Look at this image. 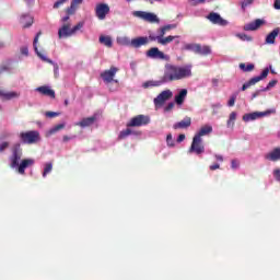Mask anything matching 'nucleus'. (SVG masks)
<instances>
[{
    "label": "nucleus",
    "mask_w": 280,
    "mask_h": 280,
    "mask_svg": "<svg viewBox=\"0 0 280 280\" xmlns=\"http://www.w3.org/2000/svg\"><path fill=\"white\" fill-rule=\"evenodd\" d=\"M189 154H205V143H202V138H198V136H194L191 145L188 150Z\"/></svg>",
    "instance_id": "5"
},
{
    "label": "nucleus",
    "mask_w": 280,
    "mask_h": 280,
    "mask_svg": "<svg viewBox=\"0 0 280 280\" xmlns=\"http://www.w3.org/2000/svg\"><path fill=\"white\" fill-rule=\"evenodd\" d=\"M266 115H270V112H254L245 114L243 116V121H255V119H260V117H266Z\"/></svg>",
    "instance_id": "17"
},
{
    "label": "nucleus",
    "mask_w": 280,
    "mask_h": 280,
    "mask_svg": "<svg viewBox=\"0 0 280 280\" xmlns=\"http://www.w3.org/2000/svg\"><path fill=\"white\" fill-rule=\"evenodd\" d=\"M264 23H266L264 20L256 19L254 22L245 24L243 26V30H244V32H256V30H259V27H261V25H264Z\"/></svg>",
    "instance_id": "16"
},
{
    "label": "nucleus",
    "mask_w": 280,
    "mask_h": 280,
    "mask_svg": "<svg viewBox=\"0 0 280 280\" xmlns=\"http://www.w3.org/2000/svg\"><path fill=\"white\" fill-rule=\"evenodd\" d=\"M173 96L174 93L172 90H164L153 100V104L154 106H163V104H165L167 100H172Z\"/></svg>",
    "instance_id": "10"
},
{
    "label": "nucleus",
    "mask_w": 280,
    "mask_h": 280,
    "mask_svg": "<svg viewBox=\"0 0 280 280\" xmlns=\"http://www.w3.org/2000/svg\"><path fill=\"white\" fill-rule=\"evenodd\" d=\"M67 141H71V138L69 136H63V142L67 143Z\"/></svg>",
    "instance_id": "61"
},
{
    "label": "nucleus",
    "mask_w": 280,
    "mask_h": 280,
    "mask_svg": "<svg viewBox=\"0 0 280 280\" xmlns=\"http://www.w3.org/2000/svg\"><path fill=\"white\" fill-rule=\"evenodd\" d=\"M11 156L9 158L10 161V167L12 170H15V167H19V161L23 158V150L21 149V144H14L11 149Z\"/></svg>",
    "instance_id": "3"
},
{
    "label": "nucleus",
    "mask_w": 280,
    "mask_h": 280,
    "mask_svg": "<svg viewBox=\"0 0 280 280\" xmlns=\"http://www.w3.org/2000/svg\"><path fill=\"white\" fill-rule=\"evenodd\" d=\"M191 126V117H185L183 120L173 125L174 130H185Z\"/></svg>",
    "instance_id": "19"
},
{
    "label": "nucleus",
    "mask_w": 280,
    "mask_h": 280,
    "mask_svg": "<svg viewBox=\"0 0 280 280\" xmlns=\"http://www.w3.org/2000/svg\"><path fill=\"white\" fill-rule=\"evenodd\" d=\"M150 43V38L148 36H140L132 38L129 42L130 47H133L135 49H139L140 47H143Z\"/></svg>",
    "instance_id": "13"
},
{
    "label": "nucleus",
    "mask_w": 280,
    "mask_h": 280,
    "mask_svg": "<svg viewBox=\"0 0 280 280\" xmlns=\"http://www.w3.org/2000/svg\"><path fill=\"white\" fill-rule=\"evenodd\" d=\"M132 16H136L137 19H141L147 23H159V16H156V14L154 13H150L145 11H133Z\"/></svg>",
    "instance_id": "7"
},
{
    "label": "nucleus",
    "mask_w": 280,
    "mask_h": 280,
    "mask_svg": "<svg viewBox=\"0 0 280 280\" xmlns=\"http://www.w3.org/2000/svg\"><path fill=\"white\" fill-rule=\"evenodd\" d=\"M268 73H270V70L268 68L264 69L260 75L254 77L248 82L244 83L241 91H246V89H250V86H255L257 82H261V80H265V78H268Z\"/></svg>",
    "instance_id": "9"
},
{
    "label": "nucleus",
    "mask_w": 280,
    "mask_h": 280,
    "mask_svg": "<svg viewBox=\"0 0 280 280\" xmlns=\"http://www.w3.org/2000/svg\"><path fill=\"white\" fill-rule=\"evenodd\" d=\"M211 132H213V127L211 125H205L199 129L195 137L202 139V137H207V135H211Z\"/></svg>",
    "instance_id": "23"
},
{
    "label": "nucleus",
    "mask_w": 280,
    "mask_h": 280,
    "mask_svg": "<svg viewBox=\"0 0 280 280\" xmlns=\"http://www.w3.org/2000/svg\"><path fill=\"white\" fill-rule=\"evenodd\" d=\"M185 97H187V89H182L179 93L175 96V104L178 106L183 105L185 102Z\"/></svg>",
    "instance_id": "26"
},
{
    "label": "nucleus",
    "mask_w": 280,
    "mask_h": 280,
    "mask_svg": "<svg viewBox=\"0 0 280 280\" xmlns=\"http://www.w3.org/2000/svg\"><path fill=\"white\" fill-rule=\"evenodd\" d=\"M211 172H215V170H220V164H212L210 165Z\"/></svg>",
    "instance_id": "55"
},
{
    "label": "nucleus",
    "mask_w": 280,
    "mask_h": 280,
    "mask_svg": "<svg viewBox=\"0 0 280 280\" xmlns=\"http://www.w3.org/2000/svg\"><path fill=\"white\" fill-rule=\"evenodd\" d=\"M191 65L184 67L166 63L163 82H176L178 80H185V78H191Z\"/></svg>",
    "instance_id": "1"
},
{
    "label": "nucleus",
    "mask_w": 280,
    "mask_h": 280,
    "mask_svg": "<svg viewBox=\"0 0 280 280\" xmlns=\"http://www.w3.org/2000/svg\"><path fill=\"white\" fill-rule=\"evenodd\" d=\"M46 117H48L49 119H54V117H59L60 113H56V112H46L45 113Z\"/></svg>",
    "instance_id": "41"
},
{
    "label": "nucleus",
    "mask_w": 280,
    "mask_h": 280,
    "mask_svg": "<svg viewBox=\"0 0 280 280\" xmlns=\"http://www.w3.org/2000/svg\"><path fill=\"white\" fill-rule=\"evenodd\" d=\"M235 100H237V94H232L228 102V106H230V107L235 106Z\"/></svg>",
    "instance_id": "40"
},
{
    "label": "nucleus",
    "mask_w": 280,
    "mask_h": 280,
    "mask_svg": "<svg viewBox=\"0 0 280 280\" xmlns=\"http://www.w3.org/2000/svg\"><path fill=\"white\" fill-rule=\"evenodd\" d=\"M22 56H28L30 55V49L27 48V46H23L21 49H20Z\"/></svg>",
    "instance_id": "49"
},
{
    "label": "nucleus",
    "mask_w": 280,
    "mask_h": 280,
    "mask_svg": "<svg viewBox=\"0 0 280 280\" xmlns=\"http://www.w3.org/2000/svg\"><path fill=\"white\" fill-rule=\"evenodd\" d=\"M97 118L95 116H91L88 118H83L81 121L77 122L75 126H80V128H89V126H93Z\"/></svg>",
    "instance_id": "24"
},
{
    "label": "nucleus",
    "mask_w": 280,
    "mask_h": 280,
    "mask_svg": "<svg viewBox=\"0 0 280 280\" xmlns=\"http://www.w3.org/2000/svg\"><path fill=\"white\" fill-rule=\"evenodd\" d=\"M165 34H167L166 31H164L163 26L159 30V35H158V43L160 38H165Z\"/></svg>",
    "instance_id": "46"
},
{
    "label": "nucleus",
    "mask_w": 280,
    "mask_h": 280,
    "mask_svg": "<svg viewBox=\"0 0 280 280\" xmlns=\"http://www.w3.org/2000/svg\"><path fill=\"white\" fill-rule=\"evenodd\" d=\"M68 0H58L54 3V9L58 10V8H60V5H65V3H67Z\"/></svg>",
    "instance_id": "44"
},
{
    "label": "nucleus",
    "mask_w": 280,
    "mask_h": 280,
    "mask_svg": "<svg viewBox=\"0 0 280 280\" xmlns=\"http://www.w3.org/2000/svg\"><path fill=\"white\" fill-rule=\"evenodd\" d=\"M25 3H27V5H32V3H34V0H24Z\"/></svg>",
    "instance_id": "64"
},
{
    "label": "nucleus",
    "mask_w": 280,
    "mask_h": 280,
    "mask_svg": "<svg viewBox=\"0 0 280 280\" xmlns=\"http://www.w3.org/2000/svg\"><path fill=\"white\" fill-rule=\"evenodd\" d=\"M207 19L210 23H213V25H221V27L229 25V22L226 20L222 19L220 13L211 12L207 16Z\"/></svg>",
    "instance_id": "12"
},
{
    "label": "nucleus",
    "mask_w": 280,
    "mask_h": 280,
    "mask_svg": "<svg viewBox=\"0 0 280 280\" xmlns=\"http://www.w3.org/2000/svg\"><path fill=\"white\" fill-rule=\"evenodd\" d=\"M164 28L165 32H170L172 30H174V27H176L174 24H168V25H165V26H162Z\"/></svg>",
    "instance_id": "51"
},
{
    "label": "nucleus",
    "mask_w": 280,
    "mask_h": 280,
    "mask_svg": "<svg viewBox=\"0 0 280 280\" xmlns=\"http://www.w3.org/2000/svg\"><path fill=\"white\" fill-rule=\"evenodd\" d=\"M32 165H34V160L33 159H24L16 166V168H18V172L20 174L24 175L25 174V170H27V167H32Z\"/></svg>",
    "instance_id": "18"
},
{
    "label": "nucleus",
    "mask_w": 280,
    "mask_h": 280,
    "mask_svg": "<svg viewBox=\"0 0 280 280\" xmlns=\"http://www.w3.org/2000/svg\"><path fill=\"white\" fill-rule=\"evenodd\" d=\"M255 0H245L241 3L242 10H246L247 5H252Z\"/></svg>",
    "instance_id": "45"
},
{
    "label": "nucleus",
    "mask_w": 280,
    "mask_h": 280,
    "mask_svg": "<svg viewBox=\"0 0 280 280\" xmlns=\"http://www.w3.org/2000/svg\"><path fill=\"white\" fill-rule=\"evenodd\" d=\"M65 124L56 125L49 130L50 135H56V132H59V130H65Z\"/></svg>",
    "instance_id": "35"
},
{
    "label": "nucleus",
    "mask_w": 280,
    "mask_h": 280,
    "mask_svg": "<svg viewBox=\"0 0 280 280\" xmlns=\"http://www.w3.org/2000/svg\"><path fill=\"white\" fill-rule=\"evenodd\" d=\"M237 36L238 38H241V40H247V43H250L253 40V38L246 34H238Z\"/></svg>",
    "instance_id": "42"
},
{
    "label": "nucleus",
    "mask_w": 280,
    "mask_h": 280,
    "mask_svg": "<svg viewBox=\"0 0 280 280\" xmlns=\"http://www.w3.org/2000/svg\"><path fill=\"white\" fill-rule=\"evenodd\" d=\"M0 95L2 97H5L7 100H14V97H19V93H16V92H9V93L0 92Z\"/></svg>",
    "instance_id": "33"
},
{
    "label": "nucleus",
    "mask_w": 280,
    "mask_h": 280,
    "mask_svg": "<svg viewBox=\"0 0 280 280\" xmlns=\"http://www.w3.org/2000/svg\"><path fill=\"white\" fill-rule=\"evenodd\" d=\"M161 84H165V82L162 81H147L142 84L143 89H150V86H161Z\"/></svg>",
    "instance_id": "30"
},
{
    "label": "nucleus",
    "mask_w": 280,
    "mask_h": 280,
    "mask_svg": "<svg viewBox=\"0 0 280 280\" xmlns=\"http://www.w3.org/2000/svg\"><path fill=\"white\" fill-rule=\"evenodd\" d=\"M185 139V135L180 133L177 138V143H183V140Z\"/></svg>",
    "instance_id": "57"
},
{
    "label": "nucleus",
    "mask_w": 280,
    "mask_h": 280,
    "mask_svg": "<svg viewBox=\"0 0 280 280\" xmlns=\"http://www.w3.org/2000/svg\"><path fill=\"white\" fill-rule=\"evenodd\" d=\"M231 165H232V170H237V167H240V164L235 160H232Z\"/></svg>",
    "instance_id": "52"
},
{
    "label": "nucleus",
    "mask_w": 280,
    "mask_h": 280,
    "mask_svg": "<svg viewBox=\"0 0 280 280\" xmlns=\"http://www.w3.org/2000/svg\"><path fill=\"white\" fill-rule=\"evenodd\" d=\"M84 0H72L71 1V3L73 4V5H80V4H82V2H83Z\"/></svg>",
    "instance_id": "58"
},
{
    "label": "nucleus",
    "mask_w": 280,
    "mask_h": 280,
    "mask_svg": "<svg viewBox=\"0 0 280 280\" xmlns=\"http://www.w3.org/2000/svg\"><path fill=\"white\" fill-rule=\"evenodd\" d=\"M8 148H10V143L9 142L0 143V152H4L5 150H8Z\"/></svg>",
    "instance_id": "47"
},
{
    "label": "nucleus",
    "mask_w": 280,
    "mask_h": 280,
    "mask_svg": "<svg viewBox=\"0 0 280 280\" xmlns=\"http://www.w3.org/2000/svg\"><path fill=\"white\" fill-rule=\"evenodd\" d=\"M215 159L217 161H220V162L224 161V158L222 155H215Z\"/></svg>",
    "instance_id": "60"
},
{
    "label": "nucleus",
    "mask_w": 280,
    "mask_h": 280,
    "mask_svg": "<svg viewBox=\"0 0 280 280\" xmlns=\"http://www.w3.org/2000/svg\"><path fill=\"white\" fill-rule=\"evenodd\" d=\"M54 170V165L51 163H47L44 167L43 176H47Z\"/></svg>",
    "instance_id": "38"
},
{
    "label": "nucleus",
    "mask_w": 280,
    "mask_h": 280,
    "mask_svg": "<svg viewBox=\"0 0 280 280\" xmlns=\"http://www.w3.org/2000/svg\"><path fill=\"white\" fill-rule=\"evenodd\" d=\"M82 27H84V22H79L72 28H71L70 23L63 24L62 27H60L58 31V37L59 38H69L70 36H73V35H75V33L80 32V30H82Z\"/></svg>",
    "instance_id": "2"
},
{
    "label": "nucleus",
    "mask_w": 280,
    "mask_h": 280,
    "mask_svg": "<svg viewBox=\"0 0 280 280\" xmlns=\"http://www.w3.org/2000/svg\"><path fill=\"white\" fill-rule=\"evenodd\" d=\"M266 159L267 161H272L273 163L280 161V148H275L266 155Z\"/></svg>",
    "instance_id": "25"
},
{
    "label": "nucleus",
    "mask_w": 280,
    "mask_h": 280,
    "mask_svg": "<svg viewBox=\"0 0 280 280\" xmlns=\"http://www.w3.org/2000/svg\"><path fill=\"white\" fill-rule=\"evenodd\" d=\"M261 91H264V90H257L256 92H254L252 94V100H255V97H259V94L261 93Z\"/></svg>",
    "instance_id": "54"
},
{
    "label": "nucleus",
    "mask_w": 280,
    "mask_h": 280,
    "mask_svg": "<svg viewBox=\"0 0 280 280\" xmlns=\"http://www.w3.org/2000/svg\"><path fill=\"white\" fill-rule=\"evenodd\" d=\"M240 69H242V71H245V72L253 71L255 69V65L248 63L246 66V63H240Z\"/></svg>",
    "instance_id": "34"
},
{
    "label": "nucleus",
    "mask_w": 280,
    "mask_h": 280,
    "mask_svg": "<svg viewBox=\"0 0 280 280\" xmlns=\"http://www.w3.org/2000/svg\"><path fill=\"white\" fill-rule=\"evenodd\" d=\"M207 0H189L190 5H199V3H205Z\"/></svg>",
    "instance_id": "50"
},
{
    "label": "nucleus",
    "mask_w": 280,
    "mask_h": 280,
    "mask_svg": "<svg viewBox=\"0 0 280 280\" xmlns=\"http://www.w3.org/2000/svg\"><path fill=\"white\" fill-rule=\"evenodd\" d=\"M37 93L40 95H46L47 97H51V100H56V91L51 90L47 85H43L36 89Z\"/></svg>",
    "instance_id": "20"
},
{
    "label": "nucleus",
    "mask_w": 280,
    "mask_h": 280,
    "mask_svg": "<svg viewBox=\"0 0 280 280\" xmlns=\"http://www.w3.org/2000/svg\"><path fill=\"white\" fill-rule=\"evenodd\" d=\"M110 7L106 3H98L95 8V14L100 21H104L106 19V15L109 14Z\"/></svg>",
    "instance_id": "11"
},
{
    "label": "nucleus",
    "mask_w": 280,
    "mask_h": 280,
    "mask_svg": "<svg viewBox=\"0 0 280 280\" xmlns=\"http://www.w3.org/2000/svg\"><path fill=\"white\" fill-rule=\"evenodd\" d=\"M130 135H135V131H132V129L127 128L122 131H120L118 139H126V137H130Z\"/></svg>",
    "instance_id": "32"
},
{
    "label": "nucleus",
    "mask_w": 280,
    "mask_h": 280,
    "mask_svg": "<svg viewBox=\"0 0 280 280\" xmlns=\"http://www.w3.org/2000/svg\"><path fill=\"white\" fill-rule=\"evenodd\" d=\"M148 124H150V116L138 115L130 119L127 128H141V126H148Z\"/></svg>",
    "instance_id": "6"
},
{
    "label": "nucleus",
    "mask_w": 280,
    "mask_h": 280,
    "mask_svg": "<svg viewBox=\"0 0 280 280\" xmlns=\"http://www.w3.org/2000/svg\"><path fill=\"white\" fill-rule=\"evenodd\" d=\"M69 16H70V15L63 16V18L61 19L62 23H67V21H69Z\"/></svg>",
    "instance_id": "62"
},
{
    "label": "nucleus",
    "mask_w": 280,
    "mask_h": 280,
    "mask_svg": "<svg viewBox=\"0 0 280 280\" xmlns=\"http://www.w3.org/2000/svg\"><path fill=\"white\" fill-rule=\"evenodd\" d=\"M273 8L275 10H280V0H275Z\"/></svg>",
    "instance_id": "56"
},
{
    "label": "nucleus",
    "mask_w": 280,
    "mask_h": 280,
    "mask_svg": "<svg viewBox=\"0 0 280 280\" xmlns=\"http://www.w3.org/2000/svg\"><path fill=\"white\" fill-rule=\"evenodd\" d=\"M20 139L22 143H27L28 145H32V143H38V141H40V133L36 130L21 132Z\"/></svg>",
    "instance_id": "4"
},
{
    "label": "nucleus",
    "mask_w": 280,
    "mask_h": 280,
    "mask_svg": "<svg viewBox=\"0 0 280 280\" xmlns=\"http://www.w3.org/2000/svg\"><path fill=\"white\" fill-rule=\"evenodd\" d=\"M148 38H149V43H150V40L151 42L159 40V35L158 36L150 35Z\"/></svg>",
    "instance_id": "59"
},
{
    "label": "nucleus",
    "mask_w": 280,
    "mask_h": 280,
    "mask_svg": "<svg viewBox=\"0 0 280 280\" xmlns=\"http://www.w3.org/2000/svg\"><path fill=\"white\" fill-rule=\"evenodd\" d=\"M147 58H151L152 60H170V56L165 55V52L161 51L159 47H152L145 52Z\"/></svg>",
    "instance_id": "8"
},
{
    "label": "nucleus",
    "mask_w": 280,
    "mask_h": 280,
    "mask_svg": "<svg viewBox=\"0 0 280 280\" xmlns=\"http://www.w3.org/2000/svg\"><path fill=\"white\" fill-rule=\"evenodd\" d=\"M213 86H218V79H212Z\"/></svg>",
    "instance_id": "63"
},
{
    "label": "nucleus",
    "mask_w": 280,
    "mask_h": 280,
    "mask_svg": "<svg viewBox=\"0 0 280 280\" xmlns=\"http://www.w3.org/2000/svg\"><path fill=\"white\" fill-rule=\"evenodd\" d=\"M273 177L278 183H280V168L273 170Z\"/></svg>",
    "instance_id": "48"
},
{
    "label": "nucleus",
    "mask_w": 280,
    "mask_h": 280,
    "mask_svg": "<svg viewBox=\"0 0 280 280\" xmlns=\"http://www.w3.org/2000/svg\"><path fill=\"white\" fill-rule=\"evenodd\" d=\"M176 38H178V36H173L170 35L167 37H163V38H159V45H170V43H173L174 40H176Z\"/></svg>",
    "instance_id": "29"
},
{
    "label": "nucleus",
    "mask_w": 280,
    "mask_h": 280,
    "mask_svg": "<svg viewBox=\"0 0 280 280\" xmlns=\"http://www.w3.org/2000/svg\"><path fill=\"white\" fill-rule=\"evenodd\" d=\"M77 10H78V5L72 4V2H71L70 7L66 9V12L68 15L71 16V15L75 14Z\"/></svg>",
    "instance_id": "36"
},
{
    "label": "nucleus",
    "mask_w": 280,
    "mask_h": 280,
    "mask_svg": "<svg viewBox=\"0 0 280 280\" xmlns=\"http://www.w3.org/2000/svg\"><path fill=\"white\" fill-rule=\"evenodd\" d=\"M20 23L22 25H24V27H32V25L34 23V19H32V16H30V14L22 15L20 19Z\"/></svg>",
    "instance_id": "27"
},
{
    "label": "nucleus",
    "mask_w": 280,
    "mask_h": 280,
    "mask_svg": "<svg viewBox=\"0 0 280 280\" xmlns=\"http://www.w3.org/2000/svg\"><path fill=\"white\" fill-rule=\"evenodd\" d=\"M280 34V28L277 27L272 32H270L265 38V45H275L277 40V36Z\"/></svg>",
    "instance_id": "21"
},
{
    "label": "nucleus",
    "mask_w": 280,
    "mask_h": 280,
    "mask_svg": "<svg viewBox=\"0 0 280 280\" xmlns=\"http://www.w3.org/2000/svg\"><path fill=\"white\" fill-rule=\"evenodd\" d=\"M197 47H198V44H186L184 46V49H186L187 51H194V54H196Z\"/></svg>",
    "instance_id": "37"
},
{
    "label": "nucleus",
    "mask_w": 280,
    "mask_h": 280,
    "mask_svg": "<svg viewBox=\"0 0 280 280\" xmlns=\"http://www.w3.org/2000/svg\"><path fill=\"white\" fill-rule=\"evenodd\" d=\"M277 85V80H271L268 85L262 89V91H270V89H272V86H276Z\"/></svg>",
    "instance_id": "43"
},
{
    "label": "nucleus",
    "mask_w": 280,
    "mask_h": 280,
    "mask_svg": "<svg viewBox=\"0 0 280 280\" xmlns=\"http://www.w3.org/2000/svg\"><path fill=\"white\" fill-rule=\"evenodd\" d=\"M174 108V103H168L167 106L165 107V112L170 113Z\"/></svg>",
    "instance_id": "53"
},
{
    "label": "nucleus",
    "mask_w": 280,
    "mask_h": 280,
    "mask_svg": "<svg viewBox=\"0 0 280 280\" xmlns=\"http://www.w3.org/2000/svg\"><path fill=\"white\" fill-rule=\"evenodd\" d=\"M42 32H38L34 38L33 42V47L35 52L37 54L38 58H40L42 60H44V62H49L50 65H54V61H51V59L47 58L43 52L38 51V38H40L42 36Z\"/></svg>",
    "instance_id": "14"
},
{
    "label": "nucleus",
    "mask_w": 280,
    "mask_h": 280,
    "mask_svg": "<svg viewBox=\"0 0 280 280\" xmlns=\"http://www.w3.org/2000/svg\"><path fill=\"white\" fill-rule=\"evenodd\" d=\"M198 56H211V46L197 44L196 52Z\"/></svg>",
    "instance_id": "22"
},
{
    "label": "nucleus",
    "mask_w": 280,
    "mask_h": 280,
    "mask_svg": "<svg viewBox=\"0 0 280 280\" xmlns=\"http://www.w3.org/2000/svg\"><path fill=\"white\" fill-rule=\"evenodd\" d=\"M166 143H167L168 148H174L175 142H174V138L172 137V133H168L166 136Z\"/></svg>",
    "instance_id": "39"
},
{
    "label": "nucleus",
    "mask_w": 280,
    "mask_h": 280,
    "mask_svg": "<svg viewBox=\"0 0 280 280\" xmlns=\"http://www.w3.org/2000/svg\"><path fill=\"white\" fill-rule=\"evenodd\" d=\"M235 119H237V113L232 112L226 122L228 128H233L235 126Z\"/></svg>",
    "instance_id": "31"
},
{
    "label": "nucleus",
    "mask_w": 280,
    "mask_h": 280,
    "mask_svg": "<svg viewBox=\"0 0 280 280\" xmlns=\"http://www.w3.org/2000/svg\"><path fill=\"white\" fill-rule=\"evenodd\" d=\"M98 42L101 43V45H105V47H113V38H110V36L102 35L98 38Z\"/></svg>",
    "instance_id": "28"
},
{
    "label": "nucleus",
    "mask_w": 280,
    "mask_h": 280,
    "mask_svg": "<svg viewBox=\"0 0 280 280\" xmlns=\"http://www.w3.org/2000/svg\"><path fill=\"white\" fill-rule=\"evenodd\" d=\"M118 71L119 69L116 67H112L109 70H105L103 73H101V78L104 80V82L110 84Z\"/></svg>",
    "instance_id": "15"
}]
</instances>
